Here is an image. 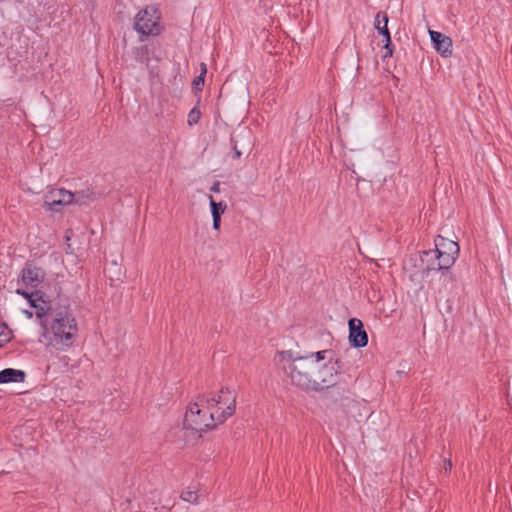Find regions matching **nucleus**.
<instances>
[{
  "instance_id": "nucleus-9",
  "label": "nucleus",
  "mask_w": 512,
  "mask_h": 512,
  "mask_svg": "<svg viewBox=\"0 0 512 512\" xmlns=\"http://www.w3.org/2000/svg\"><path fill=\"white\" fill-rule=\"evenodd\" d=\"M349 343L354 348H362L368 344V334L364 329L363 322L358 318H351L348 321Z\"/></svg>"
},
{
  "instance_id": "nucleus-19",
  "label": "nucleus",
  "mask_w": 512,
  "mask_h": 512,
  "mask_svg": "<svg viewBox=\"0 0 512 512\" xmlns=\"http://www.w3.org/2000/svg\"><path fill=\"white\" fill-rule=\"evenodd\" d=\"M199 104H200V98H198V100H197V105L195 107H193L188 114L187 124L189 126L198 124V122L201 118V111L199 109Z\"/></svg>"
},
{
  "instance_id": "nucleus-15",
  "label": "nucleus",
  "mask_w": 512,
  "mask_h": 512,
  "mask_svg": "<svg viewBox=\"0 0 512 512\" xmlns=\"http://www.w3.org/2000/svg\"><path fill=\"white\" fill-rule=\"evenodd\" d=\"M389 17L385 11H378L374 18V28L382 37H386V35L390 34V30L388 28Z\"/></svg>"
},
{
  "instance_id": "nucleus-12",
  "label": "nucleus",
  "mask_w": 512,
  "mask_h": 512,
  "mask_svg": "<svg viewBox=\"0 0 512 512\" xmlns=\"http://www.w3.org/2000/svg\"><path fill=\"white\" fill-rule=\"evenodd\" d=\"M31 301L33 304H38V302L42 304L38 305V309H36L38 317L47 316L55 310L51 305L49 296L41 290L32 291Z\"/></svg>"
},
{
  "instance_id": "nucleus-24",
  "label": "nucleus",
  "mask_w": 512,
  "mask_h": 512,
  "mask_svg": "<svg viewBox=\"0 0 512 512\" xmlns=\"http://www.w3.org/2000/svg\"><path fill=\"white\" fill-rule=\"evenodd\" d=\"M16 293H17L18 295H21L22 297H24V298L28 301L29 305H30L32 308L38 309V304H33V303H32V301H31V298H32V292H28V291H27V290H25V289L18 288V289L16 290Z\"/></svg>"
},
{
  "instance_id": "nucleus-10",
  "label": "nucleus",
  "mask_w": 512,
  "mask_h": 512,
  "mask_svg": "<svg viewBox=\"0 0 512 512\" xmlns=\"http://www.w3.org/2000/svg\"><path fill=\"white\" fill-rule=\"evenodd\" d=\"M44 277L45 272L31 262H27L21 270V281L27 288H37Z\"/></svg>"
},
{
  "instance_id": "nucleus-17",
  "label": "nucleus",
  "mask_w": 512,
  "mask_h": 512,
  "mask_svg": "<svg viewBox=\"0 0 512 512\" xmlns=\"http://www.w3.org/2000/svg\"><path fill=\"white\" fill-rule=\"evenodd\" d=\"M132 53L134 58L139 63H148L149 61V48L147 45H142L138 47H134L132 49Z\"/></svg>"
},
{
  "instance_id": "nucleus-8",
  "label": "nucleus",
  "mask_w": 512,
  "mask_h": 512,
  "mask_svg": "<svg viewBox=\"0 0 512 512\" xmlns=\"http://www.w3.org/2000/svg\"><path fill=\"white\" fill-rule=\"evenodd\" d=\"M50 197L47 196L44 201L43 207L46 211L58 212L62 207L73 203L75 195L69 190L64 188L58 189L50 193Z\"/></svg>"
},
{
  "instance_id": "nucleus-6",
  "label": "nucleus",
  "mask_w": 512,
  "mask_h": 512,
  "mask_svg": "<svg viewBox=\"0 0 512 512\" xmlns=\"http://www.w3.org/2000/svg\"><path fill=\"white\" fill-rule=\"evenodd\" d=\"M433 250L441 256L442 263L445 266L452 267L459 255L460 248L457 242L438 235L435 238V248Z\"/></svg>"
},
{
  "instance_id": "nucleus-21",
  "label": "nucleus",
  "mask_w": 512,
  "mask_h": 512,
  "mask_svg": "<svg viewBox=\"0 0 512 512\" xmlns=\"http://www.w3.org/2000/svg\"><path fill=\"white\" fill-rule=\"evenodd\" d=\"M204 82H205V78H203V76H197L193 79L192 81V91L194 93L195 96H197L198 98H200V93L203 91V88H204Z\"/></svg>"
},
{
  "instance_id": "nucleus-4",
  "label": "nucleus",
  "mask_w": 512,
  "mask_h": 512,
  "mask_svg": "<svg viewBox=\"0 0 512 512\" xmlns=\"http://www.w3.org/2000/svg\"><path fill=\"white\" fill-rule=\"evenodd\" d=\"M160 21V10L156 6H147L136 14L133 28L141 36H158L163 30Z\"/></svg>"
},
{
  "instance_id": "nucleus-1",
  "label": "nucleus",
  "mask_w": 512,
  "mask_h": 512,
  "mask_svg": "<svg viewBox=\"0 0 512 512\" xmlns=\"http://www.w3.org/2000/svg\"><path fill=\"white\" fill-rule=\"evenodd\" d=\"M235 408L236 396L228 388H222L217 398L198 395L186 409L183 428L201 436L202 433L215 429L218 423L225 422L234 414Z\"/></svg>"
},
{
  "instance_id": "nucleus-13",
  "label": "nucleus",
  "mask_w": 512,
  "mask_h": 512,
  "mask_svg": "<svg viewBox=\"0 0 512 512\" xmlns=\"http://www.w3.org/2000/svg\"><path fill=\"white\" fill-rule=\"evenodd\" d=\"M25 378L26 373L23 370L6 368L0 371V384L22 383Z\"/></svg>"
},
{
  "instance_id": "nucleus-14",
  "label": "nucleus",
  "mask_w": 512,
  "mask_h": 512,
  "mask_svg": "<svg viewBox=\"0 0 512 512\" xmlns=\"http://www.w3.org/2000/svg\"><path fill=\"white\" fill-rule=\"evenodd\" d=\"M104 272L107 275L111 286L116 287L123 282L125 270L122 265L118 264L116 261L111 262L110 266L105 268Z\"/></svg>"
},
{
  "instance_id": "nucleus-22",
  "label": "nucleus",
  "mask_w": 512,
  "mask_h": 512,
  "mask_svg": "<svg viewBox=\"0 0 512 512\" xmlns=\"http://www.w3.org/2000/svg\"><path fill=\"white\" fill-rule=\"evenodd\" d=\"M180 497L183 501H186V502H189L192 504L198 503V494L196 491H190V490L183 491L181 493Z\"/></svg>"
},
{
  "instance_id": "nucleus-27",
  "label": "nucleus",
  "mask_w": 512,
  "mask_h": 512,
  "mask_svg": "<svg viewBox=\"0 0 512 512\" xmlns=\"http://www.w3.org/2000/svg\"><path fill=\"white\" fill-rule=\"evenodd\" d=\"M221 226V216H212V227L214 230H219Z\"/></svg>"
},
{
  "instance_id": "nucleus-7",
  "label": "nucleus",
  "mask_w": 512,
  "mask_h": 512,
  "mask_svg": "<svg viewBox=\"0 0 512 512\" xmlns=\"http://www.w3.org/2000/svg\"><path fill=\"white\" fill-rule=\"evenodd\" d=\"M337 371L334 366L323 365L321 368L318 366V370L315 372L314 383L312 391L320 392L324 389L335 387Z\"/></svg>"
},
{
  "instance_id": "nucleus-11",
  "label": "nucleus",
  "mask_w": 512,
  "mask_h": 512,
  "mask_svg": "<svg viewBox=\"0 0 512 512\" xmlns=\"http://www.w3.org/2000/svg\"><path fill=\"white\" fill-rule=\"evenodd\" d=\"M429 35L433 47L442 57L452 55V39L449 36L434 30H429Z\"/></svg>"
},
{
  "instance_id": "nucleus-16",
  "label": "nucleus",
  "mask_w": 512,
  "mask_h": 512,
  "mask_svg": "<svg viewBox=\"0 0 512 512\" xmlns=\"http://www.w3.org/2000/svg\"><path fill=\"white\" fill-rule=\"evenodd\" d=\"M75 195L73 202L82 205L86 204L89 201H94L96 199V194L90 188L76 191L73 193Z\"/></svg>"
},
{
  "instance_id": "nucleus-30",
  "label": "nucleus",
  "mask_w": 512,
  "mask_h": 512,
  "mask_svg": "<svg viewBox=\"0 0 512 512\" xmlns=\"http://www.w3.org/2000/svg\"><path fill=\"white\" fill-rule=\"evenodd\" d=\"M1 328H7V325H6L4 322H1V321H0V329H1Z\"/></svg>"
},
{
  "instance_id": "nucleus-18",
  "label": "nucleus",
  "mask_w": 512,
  "mask_h": 512,
  "mask_svg": "<svg viewBox=\"0 0 512 512\" xmlns=\"http://www.w3.org/2000/svg\"><path fill=\"white\" fill-rule=\"evenodd\" d=\"M209 202L212 216H222L227 209L225 202H216L212 196H209Z\"/></svg>"
},
{
  "instance_id": "nucleus-2",
  "label": "nucleus",
  "mask_w": 512,
  "mask_h": 512,
  "mask_svg": "<svg viewBox=\"0 0 512 512\" xmlns=\"http://www.w3.org/2000/svg\"><path fill=\"white\" fill-rule=\"evenodd\" d=\"M280 368L295 387L310 392L313 389L318 365L307 356L295 357L291 350L277 352Z\"/></svg>"
},
{
  "instance_id": "nucleus-28",
  "label": "nucleus",
  "mask_w": 512,
  "mask_h": 512,
  "mask_svg": "<svg viewBox=\"0 0 512 512\" xmlns=\"http://www.w3.org/2000/svg\"><path fill=\"white\" fill-rule=\"evenodd\" d=\"M220 185H221V184H220V182H219V181H215V182L213 183V185L211 186L210 191H211V192H214V193H219V192H220Z\"/></svg>"
},
{
  "instance_id": "nucleus-29",
  "label": "nucleus",
  "mask_w": 512,
  "mask_h": 512,
  "mask_svg": "<svg viewBox=\"0 0 512 512\" xmlns=\"http://www.w3.org/2000/svg\"><path fill=\"white\" fill-rule=\"evenodd\" d=\"M206 74H207V66H206L205 63L202 62L200 64V74H199V76H203V78H205Z\"/></svg>"
},
{
  "instance_id": "nucleus-5",
  "label": "nucleus",
  "mask_w": 512,
  "mask_h": 512,
  "mask_svg": "<svg viewBox=\"0 0 512 512\" xmlns=\"http://www.w3.org/2000/svg\"><path fill=\"white\" fill-rule=\"evenodd\" d=\"M420 262L423 275H429L430 272H441L445 281L449 280L451 283L456 281L455 276L450 270L451 267L445 266L442 263V258L437 254V251L433 249L423 251L420 255Z\"/></svg>"
},
{
  "instance_id": "nucleus-25",
  "label": "nucleus",
  "mask_w": 512,
  "mask_h": 512,
  "mask_svg": "<svg viewBox=\"0 0 512 512\" xmlns=\"http://www.w3.org/2000/svg\"><path fill=\"white\" fill-rule=\"evenodd\" d=\"M326 353H327V350H322V351H318V352H315V353H311L309 357V359L312 360V357L315 356L316 359L313 360V362H315L316 365H318V362L322 361L325 359L326 357Z\"/></svg>"
},
{
  "instance_id": "nucleus-3",
  "label": "nucleus",
  "mask_w": 512,
  "mask_h": 512,
  "mask_svg": "<svg viewBox=\"0 0 512 512\" xmlns=\"http://www.w3.org/2000/svg\"><path fill=\"white\" fill-rule=\"evenodd\" d=\"M48 316L52 317V321L50 323V330L53 334L52 341L61 343L66 347L72 346L78 328L77 322L69 311V308L64 307L56 309Z\"/></svg>"
},
{
  "instance_id": "nucleus-23",
  "label": "nucleus",
  "mask_w": 512,
  "mask_h": 512,
  "mask_svg": "<svg viewBox=\"0 0 512 512\" xmlns=\"http://www.w3.org/2000/svg\"><path fill=\"white\" fill-rule=\"evenodd\" d=\"M12 339V331L7 328L0 329V348H3Z\"/></svg>"
},
{
  "instance_id": "nucleus-31",
  "label": "nucleus",
  "mask_w": 512,
  "mask_h": 512,
  "mask_svg": "<svg viewBox=\"0 0 512 512\" xmlns=\"http://www.w3.org/2000/svg\"><path fill=\"white\" fill-rule=\"evenodd\" d=\"M447 466H449V467L451 468L452 463H451V461H450V460L447 462Z\"/></svg>"
},
{
  "instance_id": "nucleus-20",
  "label": "nucleus",
  "mask_w": 512,
  "mask_h": 512,
  "mask_svg": "<svg viewBox=\"0 0 512 512\" xmlns=\"http://www.w3.org/2000/svg\"><path fill=\"white\" fill-rule=\"evenodd\" d=\"M382 38V47L385 50V53L383 54V59L392 57L394 53V44L392 42L391 33L389 35H386V37Z\"/></svg>"
},
{
  "instance_id": "nucleus-26",
  "label": "nucleus",
  "mask_w": 512,
  "mask_h": 512,
  "mask_svg": "<svg viewBox=\"0 0 512 512\" xmlns=\"http://www.w3.org/2000/svg\"><path fill=\"white\" fill-rule=\"evenodd\" d=\"M231 144H232V149H233V155H232V158L233 159H240L242 153L241 151L238 150L237 148V142L232 138L231 139Z\"/></svg>"
}]
</instances>
